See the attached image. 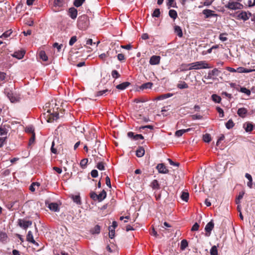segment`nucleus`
<instances>
[{
	"label": "nucleus",
	"instance_id": "59",
	"mask_svg": "<svg viewBox=\"0 0 255 255\" xmlns=\"http://www.w3.org/2000/svg\"><path fill=\"white\" fill-rule=\"evenodd\" d=\"M216 110L218 111V112L219 113L220 117L221 118H223L224 116L223 110L219 107H217Z\"/></svg>",
	"mask_w": 255,
	"mask_h": 255
},
{
	"label": "nucleus",
	"instance_id": "39",
	"mask_svg": "<svg viewBox=\"0 0 255 255\" xmlns=\"http://www.w3.org/2000/svg\"><path fill=\"white\" fill-rule=\"evenodd\" d=\"M188 244L186 240H183L181 242L180 249L182 250H185L188 247Z\"/></svg>",
	"mask_w": 255,
	"mask_h": 255
},
{
	"label": "nucleus",
	"instance_id": "4",
	"mask_svg": "<svg viewBox=\"0 0 255 255\" xmlns=\"http://www.w3.org/2000/svg\"><path fill=\"white\" fill-rule=\"evenodd\" d=\"M226 7L231 10L241 9L243 8L244 5L238 2L230 1L226 5Z\"/></svg>",
	"mask_w": 255,
	"mask_h": 255
},
{
	"label": "nucleus",
	"instance_id": "10",
	"mask_svg": "<svg viewBox=\"0 0 255 255\" xmlns=\"http://www.w3.org/2000/svg\"><path fill=\"white\" fill-rule=\"evenodd\" d=\"M160 58L159 56L153 55L150 58L149 64L152 65H157L160 63Z\"/></svg>",
	"mask_w": 255,
	"mask_h": 255
},
{
	"label": "nucleus",
	"instance_id": "29",
	"mask_svg": "<svg viewBox=\"0 0 255 255\" xmlns=\"http://www.w3.org/2000/svg\"><path fill=\"white\" fill-rule=\"evenodd\" d=\"M169 15L171 18L173 19H175L177 17V13L176 10L174 9H170L169 11Z\"/></svg>",
	"mask_w": 255,
	"mask_h": 255
},
{
	"label": "nucleus",
	"instance_id": "25",
	"mask_svg": "<svg viewBox=\"0 0 255 255\" xmlns=\"http://www.w3.org/2000/svg\"><path fill=\"white\" fill-rule=\"evenodd\" d=\"M106 196H107L106 192L105 191V190H103V191L99 194L98 195V201L99 202L102 201L104 199H105L106 198Z\"/></svg>",
	"mask_w": 255,
	"mask_h": 255
},
{
	"label": "nucleus",
	"instance_id": "20",
	"mask_svg": "<svg viewBox=\"0 0 255 255\" xmlns=\"http://www.w3.org/2000/svg\"><path fill=\"white\" fill-rule=\"evenodd\" d=\"M130 83L128 82H125L122 84H119L116 86L117 89L123 90L126 89L129 85Z\"/></svg>",
	"mask_w": 255,
	"mask_h": 255
},
{
	"label": "nucleus",
	"instance_id": "42",
	"mask_svg": "<svg viewBox=\"0 0 255 255\" xmlns=\"http://www.w3.org/2000/svg\"><path fill=\"white\" fill-rule=\"evenodd\" d=\"M203 139L205 142H209L211 140L210 135L208 133H206L205 134L203 135Z\"/></svg>",
	"mask_w": 255,
	"mask_h": 255
},
{
	"label": "nucleus",
	"instance_id": "26",
	"mask_svg": "<svg viewBox=\"0 0 255 255\" xmlns=\"http://www.w3.org/2000/svg\"><path fill=\"white\" fill-rule=\"evenodd\" d=\"M101 227L99 225H96L93 229L91 230V233L92 234H99L100 233Z\"/></svg>",
	"mask_w": 255,
	"mask_h": 255
},
{
	"label": "nucleus",
	"instance_id": "7",
	"mask_svg": "<svg viewBox=\"0 0 255 255\" xmlns=\"http://www.w3.org/2000/svg\"><path fill=\"white\" fill-rule=\"evenodd\" d=\"M65 2L64 0H54L53 4V10L55 11H59L63 9Z\"/></svg>",
	"mask_w": 255,
	"mask_h": 255
},
{
	"label": "nucleus",
	"instance_id": "62",
	"mask_svg": "<svg viewBox=\"0 0 255 255\" xmlns=\"http://www.w3.org/2000/svg\"><path fill=\"white\" fill-rule=\"evenodd\" d=\"M7 133V130L5 128H0V135H6Z\"/></svg>",
	"mask_w": 255,
	"mask_h": 255
},
{
	"label": "nucleus",
	"instance_id": "27",
	"mask_svg": "<svg viewBox=\"0 0 255 255\" xmlns=\"http://www.w3.org/2000/svg\"><path fill=\"white\" fill-rule=\"evenodd\" d=\"M151 187L153 189L158 190L160 188V185L157 180H153L151 183Z\"/></svg>",
	"mask_w": 255,
	"mask_h": 255
},
{
	"label": "nucleus",
	"instance_id": "58",
	"mask_svg": "<svg viewBox=\"0 0 255 255\" xmlns=\"http://www.w3.org/2000/svg\"><path fill=\"white\" fill-rule=\"evenodd\" d=\"M109 91L108 90L106 89L98 92L96 94L97 96H101L106 94Z\"/></svg>",
	"mask_w": 255,
	"mask_h": 255
},
{
	"label": "nucleus",
	"instance_id": "30",
	"mask_svg": "<svg viewBox=\"0 0 255 255\" xmlns=\"http://www.w3.org/2000/svg\"><path fill=\"white\" fill-rule=\"evenodd\" d=\"M6 73L3 72H0V86L5 82Z\"/></svg>",
	"mask_w": 255,
	"mask_h": 255
},
{
	"label": "nucleus",
	"instance_id": "13",
	"mask_svg": "<svg viewBox=\"0 0 255 255\" xmlns=\"http://www.w3.org/2000/svg\"><path fill=\"white\" fill-rule=\"evenodd\" d=\"M251 16V13L249 12L248 13L246 11H242L241 12H240L238 15V17L239 19H241L243 20L244 21H246L249 19L250 17Z\"/></svg>",
	"mask_w": 255,
	"mask_h": 255
},
{
	"label": "nucleus",
	"instance_id": "55",
	"mask_svg": "<svg viewBox=\"0 0 255 255\" xmlns=\"http://www.w3.org/2000/svg\"><path fill=\"white\" fill-rule=\"evenodd\" d=\"M77 37L76 36H72L69 41V45L72 46L77 41Z\"/></svg>",
	"mask_w": 255,
	"mask_h": 255
},
{
	"label": "nucleus",
	"instance_id": "61",
	"mask_svg": "<svg viewBox=\"0 0 255 255\" xmlns=\"http://www.w3.org/2000/svg\"><path fill=\"white\" fill-rule=\"evenodd\" d=\"M53 46L54 48H56L57 49L58 51L59 52L61 48L62 47L63 45L62 44H59L58 43L56 42L53 44Z\"/></svg>",
	"mask_w": 255,
	"mask_h": 255
},
{
	"label": "nucleus",
	"instance_id": "6",
	"mask_svg": "<svg viewBox=\"0 0 255 255\" xmlns=\"http://www.w3.org/2000/svg\"><path fill=\"white\" fill-rule=\"evenodd\" d=\"M17 224L20 228L24 230H26L29 227L31 226L32 222L31 221L19 219L17 221Z\"/></svg>",
	"mask_w": 255,
	"mask_h": 255
},
{
	"label": "nucleus",
	"instance_id": "2",
	"mask_svg": "<svg viewBox=\"0 0 255 255\" xmlns=\"http://www.w3.org/2000/svg\"><path fill=\"white\" fill-rule=\"evenodd\" d=\"M90 24L89 19L87 15L83 14L78 17L77 26L81 30H86Z\"/></svg>",
	"mask_w": 255,
	"mask_h": 255
},
{
	"label": "nucleus",
	"instance_id": "8",
	"mask_svg": "<svg viewBox=\"0 0 255 255\" xmlns=\"http://www.w3.org/2000/svg\"><path fill=\"white\" fill-rule=\"evenodd\" d=\"M214 223L213 220L209 222L205 226V230L206 231L205 236L209 237L211 235V231L214 228Z\"/></svg>",
	"mask_w": 255,
	"mask_h": 255
},
{
	"label": "nucleus",
	"instance_id": "31",
	"mask_svg": "<svg viewBox=\"0 0 255 255\" xmlns=\"http://www.w3.org/2000/svg\"><path fill=\"white\" fill-rule=\"evenodd\" d=\"M226 127L227 129H231L233 128L235 125V124L232 119H230L226 123Z\"/></svg>",
	"mask_w": 255,
	"mask_h": 255
},
{
	"label": "nucleus",
	"instance_id": "47",
	"mask_svg": "<svg viewBox=\"0 0 255 255\" xmlns=\"http://www.w3.org/2000/svg\"><path fill=\"white\" fill-rule=\"evenodd\" d=\"M96 167L100 170H105V164L103 162H100L97 163Z\"/></svg>",
	"mask_w": 255,
	"mask_h": 255
},
{
	"label": "nucleus",
	"instance_id": "33",
	"mask_svg": "<svg viewBox=\"0 0 255 255\" xmlns=\"http://www.w3.org/2000/svg\"><path fill=\"white\" fill-rule=\"evenodd\" d=\"M212 100L217 103H220L221 101V98L216 94H213L212 95Z\"/></svg>",
	"mask_w": 255,
	"mask_h": 255
},
{
	"label": "nucleus",
	"instance_id": "45",
	"mask_svg": "<svg viewBox=\"0 0 255 255\" xmlns=\"http://www.w3.org/2000/svg\"><path fill=\"white\" fill-rule=\"evenodd\" d=\"M85 0H75L74 2V5L76 7H78L82 5Z\"/></svg>",
	"mask_w": 255,
	"mask_h": 255
},
{
	"label": "nucleus",
	"instance_id": "11",
	"mask_svg": "<svg viewBox=\"0 0 255 255\" xmlns=\"http://www.w3.org/2000/svg\"><path fill=\"white\" fill-rule=\"evenodd\" d=\"M77 10L74 7H70L68 10V15L73 19H75L77 16Z\"/></svg>",
	"mask_w": 255,
	"mask_h": 255
},
{
	"label": "nucleus",
	"instance_id": "53",
	"mask_svg": "<svg viewBox=\"0 0 255 255\" xmlns=\"http://www.w3.org/2000/svg\"><path fill=\"white\" fill-rule=\"evenodd\" d=\"M88 159L84 158L81 160L80 165L82 168H85L87 164Z\"/></svg>",
	"mask_w": 255,
	"mask_h": 255
},
{
	"label": "nucleus",
	"instance_id": "56",
	"mask_svg": "<svg viewBox=\"0 0 255 255\" xmlns=\"http://www.w3.org/2000/svg\"><path fill=\"white\" fill-rule=\"evenodd\" d=\"M25 131H26V132H27L28 133H31L32 134H33V133H34V129L32 127H26V128L25 129Z\"/></svg>",
	"mask_w": 255,
	"mask_h": 255
},
{
	"label": "nucleus",
	"instance_id": "12",
	"mask_svg": "<svg viewBox=\"0 0 255 255\" xmlns=\"http://www.w3.org/2000/svg\"><path fill=\"white\" fill-rule=\"evenodd\" d=\"M47 112L50 115L49 119L50 120H56L59 118V114L57 111L54 110L52 111L51 109H48Z\"/></svg>",
	"mask_w": 255,
	"mask_h": 255
},
{
	"label": "nucleus",
	"instance_id": "21",
	"mask_svg": "<svg viewBox=\"0 0 255 255\" xmlns=\"http://www.w3.org/2000/svg\"><path fill=\"white\" fill-rule=\"evenodd\" d=\"M145 150L143 147H139L136 151V155L138 157L143 156L144 154Z\"/></svg>",
	"mask_w": 255,
	"mask_h": 255
},
{
	"label": "nucleus",
	"instance_id": "5",
	"mask_svg": "<svg viewBox=\"0 0 255 255\" xmlns=\"http://www.w3.org/2000/svg\"><path fill=\"white\" fill-rule=\"evenodd\" d=\"M221 72V71L218 68H214L213 70L208 72V75L207 76H205V78L207 79L215 80L216 78V77L218 76Z\"/></svg>",
	"mask_w": 255,
	"mask_h": 255
},
{
	"label": "nucleus",
	"instance_id": "41",
	"mask_svg": "<svg viewBox=\"0 0 255 255\" xmlns=\"http://www.w3.org/2000/svg\"><path fill=\"white\" fill-rule=\"evenodd\" d=\"M73 201L77 204H81V198L79 195H75L72 196Z\"/></svg>",
	"mask_w": 255,
	"mask_h": 255
},
{
	"label": "nucleus",
	"instance_id": "50",
	"mask_svg": "<svg viewBox=\"0 0 255 255\" xmlns=\"http://www.w3.org/2000/svg\"><path fill=\"white\" fill-rule=\"evenodd\" d=\"M12 31L11 29L10 30H8L5 32H4V33H3V34H2V36H3V38H6L7 37H8L9 36H10V35L11 34Z\"/></svg>",
	"mask_w": 255,
	"mask_h": 255
},
{
	"label": "nucleus",
	"instance_id": "48",
	"mask_svg": "<svg viewBox=\"0 0 255 255\" xmlns=\"http://www.w3.org/2000/svg\"><path fill=\"white\" fill-rule=\"evenodd\" d=\"M7 238L6 234L3 232L0 231V241H4Z\"/></svg>",
	"mask_w": 255,
	"mask_h": 255
},
{
	"label": "nucleus",
	"instance_id": "32",
	"mask_svg": "<svg viewBox=\"0 0 255 255\" xmlns=\"http://www.w3.org/2000/svg\"><path fill=\"white\" fill-rule=\"evenodd\" d=\"M177 88L180 89H187L188 88V84L185 82H181L180 83H178L177 86Z\"/></svg>",
	"mask_w": 255,
	"mask_h": 255
},
{
	"label": "nucleus",
	"instance_id": "35",
	"mask_svg": "<svg viewBox=\"0 0 255 255\" xmlns=\"http://www.w3.org/2000/svg\"><path fill=\"white\" fill-rule=\"evenodd\" d=\"M211 255H218L217 247L216 246H213L210 252Z\"/></svg>",
	"mask_w": 255,
	"mask_h": 255
},
{
	"label": "nucleus",
	"instance_id": "44",
	"mask_svg": "<svg viewBox=\"0 0 255 255\" xmlns=\"http://www.w3.org/2000/svg\"><path fill=\"white\" fill-rule=\"evenodd\" d=\"M109 238L111 239L114 238V237L115 236V229L112 228V227H109Z\"/></svg>",
	"mask_w": 255,
	"mask_h": 255
},
{
	"label": "nucleus",
	"instance_id": "36",
	"mask_svg": "<svg viewBox=\"0 0 255 255\" xmlns=\"http://www.w3.org/2000/svg\"><path fill=\"white\" fill-rule=\"evenodd\" d=\"M39 57L44 61H46L48 60V57L44 51H41L39 52Z\"/></svg>",
	"mask_w": 255,
	"mask_h": 255
},
{
	"label": "nucleus",
	"instance_id": "3",
	"mask_svg": "<svg viewBox=\"0 0 255 255\" xmlns=\"http://www.w3.org/2000/svg\"><path fill=\"white\" fill-rule=\"evenodd\" d=\"M4 93L6 95L11 103H16L19 102L20 100L19 96L16 94H13L11 90L8 88L4 89Z\"/></svg>",
	"mask_w": 255,
	"mask_h": 255
},
{
	"label": "nucleus",
	"instance_id": "9",
	"mask_svg": "<svg viewBox=\"0 0 255 255\" xmlns=\"http://www.w3.org/2000/svg\"><path fill=\"white\" fill-rule=\"evenodd\" d=\"M243 128L246 132H251L255 128V126L252 123L248 122L244 124Z\"/></svg>",
	"mask_w": 255,
	"mask_h": 255
},
{
	"label": "nucleus",
	"instance_id": "17",
	"mask_svg": "<svg viewBox=\"0 0 255 255\" xmlns=\"http://www.w3.org/2000/svg\"><path fill=\"white\" fill-rule=\"evenodd\" d=\"M248 110L245 108H239L238 110L237 114L241 118H245L247 114Z\"/></svg>",
	"mask_w": 255,
	"mask_h": 255
},
{
	"label": "nucleus",
	"instance_id": "51",
	"mask_svg": "<svg viewBox=\"0 0 255 255\" xmlns=\"http://www.w3.org/2000/svg\"><path fill=\"white\" fill-rule=\"evenodd\" d=\"M226 35H227V33H221L220 35V36H219L220 40L222 41H227L228 38L226 36Z\"/></svg>",
	"mask_w": 255,
	"mask_h": 255
},
{
	"label": "nucleus",
	"instance_id": "19",
	"mask_svg": "<svg viewBox=\"0 0 255 255\" xmlns=\"http://www.w3.org/2000/svg\"><path fill=\"white\" fill-rule=\"evenodd\" d=\"M25 54V52L22 51H18L14 52L12 55L13 57H15L18 59H22Z\"/></svg>",
	"mask_w": 255,
	"mask_h": 255
},
{
	"label": "nucleus",
	"instance_id": "22",
	"mask_svg": "<svg viewBox=\"0 0 255 255\" xmlns=\"http://www.w3.org/2000/svg\"><path fill=\"white\" fill-rule=\"evenodd\" d=\"M174 32L177 34L178 37H182L183 36L182 30L179 26H174Z\"/></svg>",
	"mask_w": 255,
	"mask_h": 255
},
{
	"label": "nucleus",
	"instance_id": "63",
	"mask_svg": "<svg viewBox=\"0 0 255 255\" xmlns=\"http://www.w3.org/2000/svg\"><path fill=\"white\" fill-rule=\"evenodd\" d=\"M199 225L197 223H195L191 228L192 231H197L199 230Z\"/></svg>",
	"mask_w": 255,
	"mask_h": 255
},
{
	"label": "nucleus",
	"instance_id": "64",
	"mask_svg": "<svg viewBox=\"0 0 255 255\" xmlns=\"http://www.w3.org/2000/svg\"><path fill=\"white\" fill-rule=\"evenodd\" d=\"M35 138V134L33 133V134H32V135H31V137L29 139V145H30L34 143Z\"/></svg>",
	"mask_w": 255,
	"mask_h": 255
},
{
	"label": "nucleus",
	"instance_id": "52",
	"mask_svg": "<svg viewBox=\"0 0 255 255\" xmlns=\"http://www.w3.org/2000/svg\"><path fill=\"white\" fill-rule=\"evenodd\" d=\"M15 203H16V202H11L8 203L6 205V207L8 210H13V207Z\"/></svg>",
	"mask_w": 255,
	"mask_h": 255
},
{
	"label": "nucleus",
	"instance_id": "46",
	"mask_svg": "<svg viewBox=\"0 0 255 255\" xmlns=\"http://www.w3.org/2000/svg\"><path fill=\"white\" fill-rule=\"evenodd\" d=\"M160 14V11L159 8H156L152 14L153 17H159Z\"/></svg>",
	"mask_w": 255,
	"mask_h": 255
},
{
	"label": "nucleus",
	"instance_id": "40",
	"mask_svg": "<svg viewBox=\"0 0 255 255\" xmlns=\"http://www.w3.org/2000/svg\"><path fill=\"white\" fill-rule=\"evenodd\" d=\"M181 198L182 200L187 202L189 198V193L188 192H183L181 195Z\"/></svg>",
	"mask_w": 255,
	"mask_h": 255
},
{
	"label": "nucleus",
	"instance_id": "15",
	"mask_svg": "<svg viewBox=\"0 0 255 255\" xmlns=\"http://www.w3.org/2000/svg\"><path fill=\"white\" fill-rule=\"evenodd\" d=\"M26 240L27 242L32 243L33 244H34L37 246H38V244L37 242H36L34 240L32 233L30 231H28V234L26 236Z\"/></svg>",
	"mask_w": 255,
	"mask_h": 255
},
{
	"label": "nucleus",
	"instance_id": "43",
	"mask_svg": "<svg viewBox=\"0 0 255 255\" xmlns=\"http://www.w3.org/2000/svg\"><path fill=\"white\" fill-rule=\"evenodd\" d=\"M244 192H240L237 197V198L236 199V204H238L240 203V200L243 198L244 195Z\"/></svg>",
	"mask_w": 255,
	"mask_h": 255
},
{
	"label": "nucleus",
	"instance_id": "49",
	"mask_svg": "<svg viewBox=\"0 0 255 255\" xmlns=\"http://www.w3.org/2000/svg\"><path fill=\"white\" fill-rule=\"evenodd\" d=\"M111 74L113 78L114 79H118L120 77V75L119 74L118 72L116 70H113Z\"/></svg>",
	"mask_w": 255,
	"mask_h": 255
},
{
	"label": "nucleus",
	"instance_id": "23",
	"mask_svg": "<svg viewBox=\"0 0 255 255\" xmlns=\"http://www.w3.org/2000/svg\"><path fill=\"white\" fill-rule=\"evenodd\" d=\"M191 130V128H187V129H180L177 130L175 133V135L177 137H180L184 133L186 132H188Z\"/></svg>",
	"mask_w": 255,
	"mask_h": 255
},
{
	"label": "nucleus",
	"instance_id": "57",
	"mask_svg": "<svg viewBox=\"0 0 255 255\" xmlns=\"http://www.w3.org/2000/svg\"><path fill=\"white\" fill-rule=\"evenodd\" d=\"M191 119L193 120H201L203 118V117L200 115H193L191 116Z\"/></svg>",
	"mask_w": 255,
	"mask_h": 255
},
{
	"label": "nucleus",
	"instance_id": "14",
	"mask_svg": "<svg viewBox=\"0 0 255 255\" xmlns=\"http://www.w3.org/2000/svg\"><path fill=\"white\" fill-rule=\"evenodd\" d=\"M158 171L160 173L166 174L168 173V170L163 163H159L156 166Z\"/></svg>",
	"mask_w": 255,
	"mask_h": 255
},
{
	"label": "nucleus",
	"instance_id": "38",
	"mask_svg": "<svg viewBox=\"0 0 255 255\" xmlns=\"http://www.w3.org/2000/svg\"><path fill=\"white\" fill-rule=\"evenodd\" d=\"M172 95H173V94H171V93H167V94H163V95H161L159 96L157 98V99H158V100H163V99H167V98H168L169 97H171V96H172Z\"/></svg>",
	"mask_w": 255,
	"mask_h": 255
},
{
	"label": "nucleus",
	"instance_id": "24",
	"mask_svg": "<svg viewBox=\"0 0 255 255\" xmlns=\"http://www.w3.org/2000/svg\"><path fill=\"white\" fill-rule=\"evenodd\" d=\"M253 71H254V70H252L251 69H247V68H245L242 67H240L237 68V72L240 73H250Z\"/></svg>",
	"mask_w": 255,
	"mask_h": 255
},
{
	"label": "nucleus",
	"instance_id": "37",
	"mask_svg": "<svg viewBox=\"0 0 255 255\" xmlns=\"http://www.w3.org/2000/svg\"><path fill=\"white\" fill-rule=\"evenodd\" d=\"M153 84L151 82H147L142 84L141 86V88L142 89H151Z\"/></svg>",
	"mask_w": 255,
	"mask_h": 255
},
{
	"label": "nucleus",
	"instance_id": "1",
	"mask_svg": "<svg viewBox=\"0 0 255 255\" xmlns=\"http://www.w3.org/2000/svg\"><path fill=\"white\" fill-rule=\"evenodd\" d=\"M182 67L184 68L180 71L184 70H200L202 69H208L212 68V66L209 65L206 61H199L187 64H182Z\"/></svg>",
	"mask_w": 255,
	"mask_h": 255
},
{
	"label": "nucleus",
	"instance_id": "60",
	"mask_svg": "<svg viewBox=\"0 0 255 255\" xmlns=\"http://www.w3.org/2000/svg\"><path fill=\"white\" fill-rule=\"evenodd\" d=\"M91 175L92 177L96 178L98 176V171L97 170L93 169L91 172Z\"/></svg>",
	"mask_w": 255,
	"mask_h": 255
},
{
	"label": "nucleus",
	"instance_id": "34",
	"mask_svg": "<svg viewBox=\"0 0 255 255\" xmlns=\"http://www.w3.org/2000/svg\"><path fill=\"white\" fill-rule=\"evenodd\" d=\"M240 92L244 93L248 96H250L251 93V91L247 89L245 87H241L240 90H239Z\"/></svg>",
	"mask_w": 255,
	"mask_h": 255
},
{
	"label": "nucleus",
	"instance_id": "28",
	"mask_svg": "<svg viewBox=\"0 0 255 255\" xmlns=\"http://www.w3.org/2000/svg\"><path fill=\"white\" fill-rule=\"evenodd\" d=\"M167 6L169 8L171 7H177L176 2L175 0H167Z\"/></svg>",
	"mask_w": 255,
	"mask_h": 255
},
{
	"label": "nucleus",
	"instance_id": "54",
	"mask_svg": "<svg viewBox=\"0 0 255 255\" xmlns=\"http://www.w3.org/2000/svg\"><path fill=\"white\" fill-rule=\"evenodd\" d=\"M90 197L94 201H98V195L94 192L90 193Z\"/></svg>",
	"mask_w": 255,
	"mask_h": 255
},
{
	"label": "nucleus",
	"instance_id": "16",
	"mask_svg": "<svg viewBox=\"0 0 255 255\" xmlns=\"http://www.w3.org/2000/svg\"><path fill=\"white\" fill-rule=\"evenodd\" d=\"M214 11L211 9H206L203 10L202 13L205 16V18H209L212 16H216L217 14L214 13Z\"/></svg>",
	"mask_w": 255,
	"mask_h": 255
},
{
	"label": "nucleus",
	"instance_id": "18",
	"mask_svg": "<svg viewBox=\"0 0 255 255\" xmlns=\"http://www.w3.org/2000/svg\"><path fill=\"white\" fill-rule=\"evenodd\" d=\"M48 207L50 210L54 212H58L59 211L58 204L56 203H51L49 204Z\"/></svg>",
	"mask_w": 255,
	"mask_h": 255
}]
</instances>
